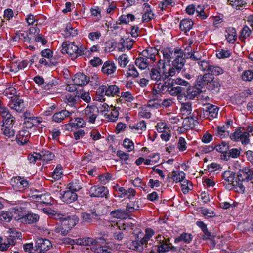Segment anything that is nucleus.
Returning <instances> with one entry per match:
<instances>
[{"mask_svg":"<svg viewBox=\"0 0 253 253\" xmlns=\"http://www.w3.org/2000/svg\"><path fill=\"white\" fill-rule=\"evenodd\" d=\"M154 243L150 247L146 246V253H163L170 251H175L176 248L170 243V238H166L164 235H158L156 237Z\"/></svg>","mask_w":253,"mask_h":253,"instance_id":"1","label":"nucleus"},{"mask_svg":"<svg viewBox=\"0 0 253 253\" xmlns=\"http://www.w3.org/2000/svg\"><path fill=\"white\" fill-rule=\"evenodd\" d=\"M61 52L63 54H67L72 59L86 55L89 51L87 48L75 44V42L67 41L64 42L61 45Z\"/></svg>","mask_w":253,"mask_h":253,"instance_id":"2","label":"nucleus"},{"mask_svg":"<svg viewBox=\"0 0 253 253\" xmlns=\"http://www.w3.org/2000/svg\"><path fill=\"white\" fill-rule=\"evenodd\" d=\"M253 132V127L251 126L240 127L230 135V138L234 141H241L242 144L247 145L250 143V133Z\"/></svg>","mask_w":253,"mask_h":253,"instance_id":"3","label":"nucleus"},{"mask_svg":"<svg viewBox=\"0 0 253 253\" xmlns=\"http://www.w3.org/2000/svg\"><path fill=\"white\" fill-rule=\"evenodd\" d=\"M166 68L165 62L160 60L156 65L153 66L149 69V76L152 81L158 83L161 81H164V71Z\"/></svg>","mask_w":253,"mask_h":253,"instance_id":"4","label":"nucleus"},{"mask_svg":"<svg viewBox=\"0 0 253 253\" xmlns=\"http://www.w3.org/2000/svg\"><path fill=\"white\" fill-rule=\"evenodd\" d=\"M201 71L206 72L211 76H218L224 73V70L219 66L212 64L209 61L203 60L198 62Z\"/></svg>","mask_w":253,"mask_h":253,"instance_id":"5","label":"nucleus"},{"mask_svg":"<svg viewBox=\"0 0 253 253\" xmlns=\"http://www.w3.org/2000/svg\"><path fill=\"white\" fill-rule=\"evenodd\" d=\"M237 178L244 181L245 183L252 185L253 189V169L249 167H243L239 169Z\"/></svg>","mask_w":253,"mask_h":253,"instance_id":"6","label":"nucleus"},{"mask_svg":"<svg viewBox=\"0 0 253 253\" xmlns=\"http://www.w3.org/2000/svg\"><path fill=\"white\" fill-rule=\"evenodd\" d=\"M99 113L98 108L95 106H87L82 111L83 118L90 124L95 123Z\"/></svg>","mask_w":253,"mask_h":253,"instance_id":"7","label":"nucleus"},{"mask_svg":"<svg viewBox=\"0 0 253 253\" xmlns=\"http://www.w3.org/2000/svg\"><path fill=\"white\" fill-rule=\"evenodd\" d=\"M13 189L17 191H23L29 188V182L24 177L16 176L13 177L10 181Z\"/></svg>","mask_w":253,"mask_h":253,"instance_id":"8","label":"nucleus"},{"mask_svg":"<svg viewBox=\"0 0 253 253\" xmlns=\"http://www.w3.org/2000/svg\"><path fill=\"white\" fill-rule=\"evenodd\" d=\"M89 192L91 197H105L106 198H107V195L109 194L107 187L98 185L92 186L90 188Z\"/></svg>","mask_w":253,"mask_h":253,"instance_id":"9","label":"nucleus"},{"mask_svg":"<svg viewBox=\"0 0 253 253\" xmlns=\"http://www.w3.org/2000/svg\"><path fill=\"white\" fill-rule=\"evenodd\" d=\"M59 219V221L60 222V224L62 225V227L68 228L70 230L77 224L78 221L77 217L75 215L67 216L66 217L62 216V217H60Z\"/></svg>","mask_w":253,"mask_h":253,"instance_id":"10","label":"nucleus"},{"mask_svg":"<svg viewBox=\"0 0 253 253\" xmlns=\"http://www.w3.org/2000/svg\"><path fill=\"white\" fill-rule=\"evenodd\" d=\"M212 76L205 72V74L198 75L195 80V86L200 88L207 87L210 81H212Z\"/></svg>","mask_w":253,"mask_h":253,"instance_id":"11","label":"nucleus"},{"mask_svg":"<svg viewBox=\"0 0 253 253\" xmlns=\"http://www.w3.org/2000/svg\"><path fill=\"white\" fill-rule=\"evenodd\" d=\"M177 53V55L172 61V65L178 70V73H179L185 64L186 59L182 50Z\"/></svg>","mask_w":253,"mask_h":253,"instance_id":"12","label":"nucleus"},{"mask_svg":"<svg viewBox=\"0 0 253 253\" xmlns=\"http://www.w3.org/2000/svg\"><path fill=\"white\" fill-rule=\"evenodd\" d=\"M181 49H171L170 48H167L163 50L161 52L163 54V58L165 61L170 63L172 59H174L177 53L180 52Z\"/></svg>","mask_w":253,"mask_h":253,"instance_id":"13","label":"nucleus"},{"mask_svg":"<svg viewBox=\"0 0 253 253\" xmlns=\"http://www.w3.org/2000/svg\"><path fill=\"white\" fill-rule=\"evenodd\" d=\"M117 66L111 60H108L104 63L101 68L102 72L107 76L113 75L116 71Z\"/></svg>","mask_w":253,"mask_h":253,"instance_id":"14","label":"nucleus"},{"mask_svg":"<svg viewBox=\"0 0 253 253\" xmlns=\"http://www.w3.org/2000/svg\"><path fill=\"white\" fill-rule=\"evenodd\" d=\"M60 198L65 203H71L77 199V195L74 191L67 190L60 193Z\"/></svg>","mask_w":253,"mask_h":253,"instance_id":"15","label":"nucleus"},{"mask_svg":"<svg viewBox=\"0 0 253 253\" xmlns=\"http://www.w3.org/2000/svg\"><path fill=\"white\" fill-rule=\"evenodd\" d=\"M134 41V40L129 38L125 40L123 38H121L118 43L119 50L123 52L126 49L128 50H130L133 46Z\"/></svg>","mask_w":253,"mask_h":253,"instance_id":"16","label":"nucleus"},{"mask_svg":"<svg viewBox=\"0 0 253 253\" xmlns=\"http://www.w3.org/2000/svg\"><path fill=\"white\" fill-rule=\"evenodd\" d=\"M203 109L204 115L207 116V117L212 118L216 117L218 111V108L217 106L211 104H207L204 105Z\"/></svg>","mask_w":253,"mask_h":253,"instance_id":"17","label":"nucleus"},{"mask_svg":"<svg viewBox=\"0 0 253 253\" xmlns=\"http://www.w3.org/2000/svg\"><path fill=\"white\" fill-rule=\"evenodd\" d=\"M73 82L76 85L83 86L86 85L89 81L85 74L82 73H78L74 75Z\"/></svg>","mask_w":253,"mask_h":253,"instance_id":"18","label":"nucleus"},{"mask_svg":"<svg viewBox=\"0 0 253 253\" xmlns=\"http://www.w3.org/2000/svg\"><path fill=\"white\" fill-rule=\"evenodd\" d=\"M39 219V216L37 214L28 213L25 215L19 216L18 220H20L21 222L25 224H32L36 223Z\"/></svg>","mask_w":253,"mask_h":253,"instance_id":"19","label":"nucleus"},{"mask_svg":"<svg viewBox=\"0 0 253 253\" xmlns=\"http://www.w3.org/2000/svg\"><path fill=\"white\" fill-rule=\"evenodd\" d=\"M8 232L9 235L6 240L7 241L8 244L13 246L16 244V240L20 239L21 237V233L13 229H9Z\"/></svg>","mask_w":253,"mask_h":253,"instance_id":"20","label":"nucleus"},{"mask_svg":"<svg viewBox=\"0 0 253 253\" xmlns=\"http://www.w3.org/2000/svg\"><path fill=\"white\" fill-rule=\"evenodd\" d=\"M143 14L142 20L143 22H147L153 19L154 17V14L152 13L150 6L147 3L143 5Z\"/></svg>","mask_w":253,"mask_h":253,"instance_id":"21","label":"nucleus"},{"mask_svg":"<svg viewBox=\"0 0 253 253\" xmlns=\"http://www.w3.org/2000/svg\"><path fill=\"white\" fill-rule=\"evenodd\" d=\"M30 134L29 131L26 130L19 131L18 134L16 135V141L18 144L24 145L27 143L30 136Z\"/></svg>","mask_w":253,"mask_h":253,"instance_id":"22","label":"nucleus"},{"mask_svg":"<svg viewBox=\"0 0 253 253\" xmlns=\"http://www.w3.org/2000/svg\"><path fill=\"white\" fill-rule=\"evenodd\" d=\"M79 100V93L76 91L73 94L67 93L65 95L64 101L71 107L74 106Z\"/></svg>","mask_w":253,"mask_h":253,"instance_id":"23","label":"nucleus"},{"mask_svg":"<svg viewBox=\"0 0 253 253\" xmlns=\"http://www.w3.org/2000/svg\"><path fill=\"white\" fill-rule=\"evenodd\" d=\"M81 217L84 222L89 223L93 221H97L99 220L98 215L95 211H91L90 213L84 212L82 213Z\"/></svg>","mask_w":253,"mask_h":253,"instance_id":"24","label":"nucleus"},{"mask_svg":"<svg viewBox=\"0 0 253 253\" xmlns=\"http://www.w3.org/2000/svg\"><path fill=\"white\" fill-rule=\"evenodd\" d=\"M36 244L37 248L42 251H47L52 246L50 240L43 238L38 239Z\"/></svg>","mask_w":253,"mask_h":253,"instance_id":"25","label":"nucleus"},{"mask_svg":"<svg viewBox=\"0 0 253 253\" xmlns=\"http://www.w3.org/2000/svg\"><path fill=\"white\" fill-rule=\"evenodd\" d=\"M72 114V112L66 110H62L61 111L55 113L52 116V120L56 123H60L65 118L69 117Z\"/></svg>","mask_w":253,"mask_h":253,"instance_id":"26","label":"nucleus"},{"mask_svg":"<svg viewBox=\"0 0 253 253\" xmlns=\"http://www.w3.org/2000/svg\"><path fill=\"white\" fill-rule=\"evenodd\" d=\"M197 118L194 117V114L192 116L186 117L183 122V126L187 130L193 129L196 123H197Z\"/></svg>","mask_w":253,"mask_h":253,"instance_id":"27","label":"nucleus"},{"mask_svg":"<svg viewBox=\"0 0 253 253\" xmlns=\"http://www.w3.org/2000/svg\"><path fill=\"white\" fill-rule=\"evenodd\" d=\"M157 50L155 48H148L142 52V57H145L150 61L155 62Z\"/></svg>","mask_w":253,"mask_h":253,"instance_id":"28","label":"nucleus"},{"mask_svg":"<svg viewBox=\"0 0 253 253\" xmlns=\"http://www.w3.org/2000/svg\"><path fill=\"white\" fill-rule=\"evenodd\" d=\"M9 106L17 112H21L24 108V101L22 99L16 98L10 101Z\"/></svg>","mask_w":253,"mask_h":253,"instance_id":"29","label":"nucleus"},{"mask_svg":"<svg viewBox=\"0 0 253 253\" xmlns=\"http://www.w3.org/2000/svg\"><path fill=\"white\" fill-rule=\"evenodd\" d=\"M193 238V235L190 233H183L179 236L175 238L174 242L178 243L180 242H183L186 244L190 243Z\"/></svg>","mask_w":253,"mask_h":253,"instance_id":"30","label":"nucleus"},{"mask_svg":"<svg viewBox=\"0 0 253 253\" xmlns=\"http://www.w3.org/2000/svg\"><path fill=\"white\" fill-rule=\"evenodd\" d=\"M144 246L146 248V243L143 242L141 239L140 240L133 241L130 244V248L138 252L142 253L144 250Z\"/></svg>","mask_w":253,"mask_h":253,"instance_id":"31","label":"nucleus"},{"mask_svg":"<svg viewBox=\"0 0 253 253\" xmlns=\"http://www.w3.org/2000/svg\"><path fill=\"white\" fill-rule=\"evenodd\" d=\"M168 178H171L176 183L180 182L185 178V174L183 171H173L171 173H169Z\"/></svg>","mask_w":253,"mask_h":253,"instance_id":"32","label":"nucleus"},{"mask_svg":"<svg viewBox=\"0 0 253 253\" xmlns=\"http://www.w3.org/2000/svg\"><path fill=\"white\" fill-rule=\"evenodd\" d=\"M128 211L126 210L117 209L112 211L110 212V215L113 218L119 219H126L129 214L127 213Z\"/></svg>","mask_w":253,"mask_h":253,"instance_id":"33","label":"nucleus"},{"mask_svg":"<svg viewBox=\"0 0 253 253\" xmlns=\"http://www.w3.org/2000/svg\"><path fill=\"white\" fill-rule=\"evenodd\" d=\"M237 180L234 181L232 184V186L234 188L236 191L238 193H244L245 190L246 186H249L248 183H245L242 180Z\"/></svg>","mask_w":253,"mask_h":253,"instance_id":"34","label":"nucleus"},{"mask_svg":"<svg viewBox=\"0 0 253 253\" xmlns=\"http://www.w3.org/2000/svg\"><path fill=\"white\" fill-rule=\"evenodd\" d=\"M225 37L227 41L230 43H233L237 38V33L235 28H229L226 30Z\"/></svg>","mask_w":253,"mask_h":253,"instance_id":"35","label":"nucleus"},{"mask_svg":"<svg viewBox=\"0 0 253 253\" xmlns=\"http://www.w3.org/2000/svg\"><path fill=\"white\" fill-rule=\"evenodd\" d=\"M154 231L151 228H147L145 230V235L142 239L143 242L146 243V247L147 245H150V247H152L153 245V243H154V242L153 240H150V239L154 235Z\"/></svg>","mask_w":253,"mask_h":253,"instance_id":"36","label":"nucleus"},{"mask_svg":"<svg viewBox=\"0 0 253 253\" xmlns=\"http://www.w3.org/2000/svg\"><path fill=\"white\" fill-rule=\"evenodd\" d=\"M211 80L209 82L206 87L208 89L213 91V92H218L220 87L219 82L217 80H215L213 76H212Z\"/></svg>","mask_w":253,"mask_h":253,"instance_id":"37","label":"nucleus"},{"mask_svg":"<svg viewBox=\"0 0 253 253\" xmlns=\"http://www.w3.org/2000/svg\"><path fill=\"white\" fill-rule=\"evenodd\" d=\"M135 64L140 69L144 70L148 67L150 63L147 58L139 57L135 60Z\"/></svg>","mask_w":253,"mask_h":253,"instance_id":"38","label":"nucleus"},{"mask_svg":"<svg viewBox=\"0 0 253 253\" xmlns=\"http://www.w3.org/2000/svg\"><path fill=\"white\" fill-rule=\"evenodd\" d=\"M85 122L84 119L81 118H76L73 122V120L71 119L69 125L72 127L76 128L80 127H84L85 126Z\"/></svg>","mask_w":253,"mask_h":253,"instance_id":"39","label":"nucleus"},{"mask_svg":"<svg viewBox=\"0 0 253 253\" xmlns=\"http://www.w3.org/2000/svg\"><path fill=\"white\" fill-rule=\"evenodd\" d=\"M193 25V22L191 20L185 19L181 21L179 26L182 31L187 32L192 28Z\"/></svg>","mask_w":253,"mask_h":253,"instance_id":"40","label":"nucleus"},{"mask_svg":"<svg viewBox=\"0 0 253 253\" xmlns=\"http://www.w3.org/2000/svg\"><path fill=\"white\" fill-rule=\"evenodd\" d=\"M95 239L92 238H85L76 239V244L82 246H91L95 245Z\"/></svg>","mask_w":253,"mask_h":253,"instance_id":"41","label":"nucleus"},{"mask_svg":"<svg viewBox=\"0 0 253 253\" xmlns=\"http://www.w3.org/2000/svg\"><path fill=\"white\" fill-rule=\"evenodd\" d=\"M59 61L55 57H53V54L52 55V57L48 60H46L44 58H42L39 60V63L41 64H44L46 66L51 67L52 66H56L58 63Z\"/></svg>","mask_w":253,"mask_h":253,"instance_id":"42","label":"nucleus"},{"mask_svg":"<svg viewBox=\"0 0 253 253\" xmlns=\"http://www.w3.org/2000/svg\"><path fill=\"white\" fill-rule=\"evenodd\" d=\"M192 103L191 102H186L181 104L180 112L183 115L188 116L192 111Z\"/></svg>","mask_w":253,"mask_h":253,"instance_id":"43","label":"nucleus"},{"mask_svg":"<svg viewBox=\"0 0 253 253\" xmlns=\"http://www.w3.org/2000/svg\"><path fill=\"white\" fill-rule=\"evenodd\" d=\"M139 209L138 201H130L128 203L126 206V211H128L127 213L130 215V213L134 212L135 211Z\"/></svg>","mask_w":253,"mask_h":253,"instance_id":"44","label":"nucleus"},{"mask_svg":"<svg viewBox=\"0 0 253 253\" xmlns=\"http://www.w3.org/2000/svg\"><path fill=\"white\" fill-rule=\"evenodd\" d=\"M222 176L225 181L232 185L234 181L235 174L232 171L227 170L222 174Z\"/></svg>","mask_w":253,"mask_h":253,"instance_id":"45","label":"nucleus"},{"mask_svg":"<svg viewBox=\"0 0 253 253\" xmlns=\"http://www.w3.org/2000/svg\"><path fill=\"white\" fill-rule=\"evenodd\" d=\"M42 121L38 117L30 119V120L26 119L24 120V125L28 128H31L34 126L39 124Z\"/></svg>","mask_w":253,"mask_h":253,"instance_id":"46","label":"nucleus"},{"mask_svg":"<svg viewBox=\"0 0 253 253\" xmlns=\"http://www.w3.org/2000/svg\"><path fill=\"white\" fill-rule=\"evenodd\" d=\"M39 154L41 156V159L45 161H50L54 157V154L48 150H42Z\"/></svg>","mask_w":253,"mask_h":253,"instance_id":"47","label":"nucleus"},{"mask_svg":"<svg viewBox=\"0 0 253 253\" xmlns=\"http://www.w3.org/2000/svg\"><path fill=\"white\" fill-rule=\"evenodd\" d=\"M119 115L118 110L116 108H114L110 114H105L104 117L108 121L115 122L117 120Z\"/></svg>","mask_w":253,"mask_h":253,"instance_id":"48","label":"nucleus"},{"mask_svg":"<svg viewBox=\"0 0 253 253\" xmlns=\"http://www.w3.org/2000/svg\"><path fill=\"white\" fill-rule=\"evenodd\" d=\"M228 128V125H223L216 127V135L221 138H224L226 136V133L228 134L227 130Z\"/></svg>","mask_w":253,"mask_h":253,"instance_id":"49","label":"nucleus"},{"mask_svg":"<svg viewBox=\"0 0 253 253\" xmlns=\"http://www.w3.org/2000/svg\"><path fill=\"white\" fill-rule=\"evenodd\" d=\"M69 190L76 192L78 191L82 188L81 182L76 179L73 180L68 185Z\"/></svg>","mask_w":253,"mask_h":253,"instance_id":"50","label":"nucleus"},{"mask_svg":"<svg viewBox=\"0 0 253 253\" xmlns=\"http://www.w3.org/2000/svg\"><path fill=\"white\" fill-rule=\"evenodd\" d=\"M251 30L247 26H245L242 29L239 38L242 42H244L245 39L250 36Z\"/></svg>","mask_w":253,"mask_h":253,"instance_id":"51","label":"nucleus"},{"mask_svg":"<svg viewBox=\"0 0 253 253\" xmlns=\"http://www.w3.org/2000/svg\"><path fill=\"white\" fill-rule=\"evenodd\" d=\"M107 88V93L109 95V97L114 96L115 95H118L119 93L120 89L116 85H106Z\"/></svg>","mask_w":253,"mask_h":253,"instance_id":"52","label":"nucleus"},{"mask_svg":"<svg viewBox=\"0 0 253 253\" xmlns=\"http://www.w3.org/2000/svg\"><path fill=\"white\" fill-rule=\"evenodd\" d=\"M2 130L3 134L8 137H13L15 133V131L13 128V126H2Z\"/></svg>","mask_w":253,"mask_h":253,"instance_id":"53","label":"nucleus"},{"mask_svg":"<svg viewBox=\"0 0 253 253\" xmlns=\"http://www.w3.org/2000/svg\"><path fill=\"white\" fill-rule=\"evenodd\" d=\"M62 169V167L61 165H57L52 174V177L54 180H58L61 178L63 174Z\"/></svg>","mask_w":253,"mask_h":253,"instance_id":"54","label":"nucleus"},{"mask_svg":"<svg viewBox=\"0 0 253 253\" xmlns=\"http://www.w3.org/2000/svg\"><path fill=\"white\" fill-rule=\"evenodd\" d=\"M129 60L128 56L126 54H123L119 56L118 58V62L120 66L122 68H125L128 63Z\"/></svg>","mask_w":253,"mask_h":253,"instance_id":"55","label":"nucleus"},{"mask_svg":"<svg viewBox=\"0 0 253 253\" xmlns=\"http://www.w3.org/2000/svg\"><path fill=\"white\" fill-rule=\"evenodd\" d=\"M241 79L244 81H251L253 79V71L247 70L243 71L241 75Z\"/></svg>","mask_w":253,"mask_h":253,"instance_id":"56","label":"nucleus"},{"mask_svg":"<svg viewBox=\"0 0 253 253\" xmlns=\"http://www.w3.org/2000/svg\"><path fill=\"white\" fill-rule=\"evenodd\" d=\"M183 89L180 86H170L168 88V92L173 96H176L180 93H182Z\"/></svg>","mask_w":253,"mask_h":253,"instance_id":"57","label":"nucleus"},{"mask_svg":"<svg viewBox=\"0 0 253 253\" xmlns=\"http://www.w3.org/2000/svg\"><path fill=\"white\" fill-rule=\"evenodd\" d=\"M200 211L204 216L207 218H212L216 216L215 212L210 209L201 208Z\"/></svg>","mask_w":253,"mask_h":253,"instance_id":"58","label":"nucleus"},{"mask_svg":"<svg viewBox=\"0 0 253 253\" xmlns=\"http://www.w3.org/2000/svg\"><path fill=\"white\" fill-rule=\"evenodd\" d=\"M178 74V70L174 68L173 66L169 68L167 72L164 71V79H168L170 81V79H169L170 77H173Z\"/></svg>","mask_w":253,"mask_h":253,"instance_id":"59","label":"nucleus"},{"mask_svg":"<svg viewBox=\"0 0 253 253\" xmlns=\"http://www.w3.org/2000/svg\"><path fill=\"white\" fill-rule=\"evenodd\" d=\"M135 19V17L131 14L127 15H123L119 18L120 24H127L130 21H133Z\"/></svg>","mask_w":253,"mask_h":253,"instance_id":"60","label":"nucleus"},{"mask_svg":"<svg viewBox=\"0 0 253 253\" xmlns=\"http://www.w3.org/2000/svg\"><path fill=\"white\" fill-rule=\"evenodd\" d=\"M126 74L127 77L135 78L138 77L139 73L133 65H129L128 66V70Z\"/></svg>","mask_w":253,"mask_h":253,"instance_id":"61","label":"nucleus"},{"mask_svg":"<svg viewBox=\"0 0 253 253\" xmlns=\"http://www.w3.org/2000/svg\"><path fill=\"white\" fill-rule=\"evenodd\" d=\"M78 34V32L76 29L73 28L69 24L67 26L65 30V35L66 37L69 38L74 37Z\"/></svg>","mask_w":253,"mask_h":253,"instance_id":"62","label":"nucleus"},{"mask_svg":"<svg viewBox=\"0 0 253 253\" xmlns=\"http://www.w3.org/2000/svg\"><path fill=\"white\" fill-rule=\"evenodd\" d=\"M120 99L121 100H124L125 101L131 102L134 99V97L129 91L122 92L121 94Z\"/></svg>","mask_w":253,"mask_h":253,"instance_id":"63","label":"nucleus"},{"mask_svg":"<svg viewBox=\"0 0 253 253\" xmlns=\"http://www.w3.org/2000/svg\"><path fill=\"white\" fill-rule=\"evenodd\" d=\"M227 3L237 9H240V7L244 5V1L242 0H227Z\"/></svg>","mask_w":253,"mask_h":253,"instance_id":"64","label":"nucleus"}]
</instances>
